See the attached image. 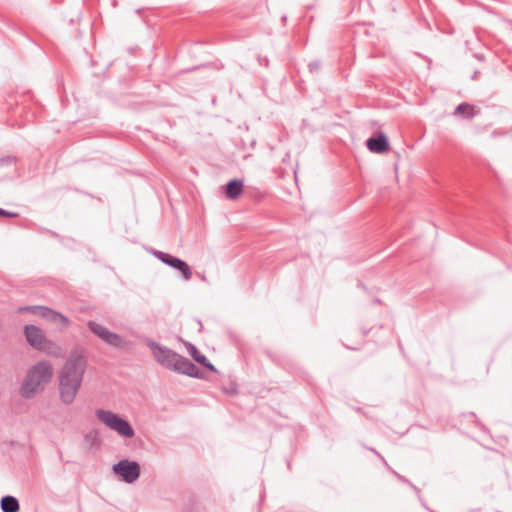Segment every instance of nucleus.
I'll use <instances>...</instances> for the list:
<instances>
[{"instance_id":"obj_1","label":"nucleus","mask_w":512,"mask_h":512,"mask_svg":"<svg viewBox=\"0 0 512 512\" xmlns=\"http://www.w3.org/2000/svg\"><path fill=\"white\" fill-rule=\"evenodd\" d=\"M86 370L85 359L78 354H72L65 362L59 374V396L64 404H71L81 387Z\"/></svg>"},{"instance_id":"obj_2","label":"nucleus","mask_w":512,"mask_h":512,"mask_svg":"<svg viewBox=\"0 0 512 512\" xmlns=\"http://www.w3.org/2000/svg\"><path fill=\"white\" fill-rule=\"evenodd\" d=\"M147 345L156 361L165 368L189 377L199 379L203 377L200 369L188 358L152 340L148 341Z\"/></svg>"},{"instance_id":"obj_3","label":"nucleus","mask_w":512,"mask_h":512,"mask_svg":"<svg viewBox=\"0 0 512 512\" xmlns=\"http://www.w3.org/2000/svg\"><path fill=\"white\" fill-rule=\"evenodd\" d=\"M95 415L99 421L111 430L116 431L119 435L126 438H132L134 436L135 432L130 423L112 411L97 409Z\"/></svg>"},{"instance_id":"obj_4","label":"nucleus","mask_w":512,"mask_h":512,"mask_svg":"<svg viewBox=\"0 0 512 512\" xmlns=\"http://www.w3.org/2000/svg\"><path fill=\"white\" fill-rule=\"evenodd\" d=\"M34 349L45 353L48 356L60 357L62 350L53 341L47 339L42 333L41 329L34 326Z\"/></svg>"},{"instance_id":"obj_5","label":"nucleus","mask_w":512,"mask_h":512,"mask_svg":"<svg viewBox=\"0 0 512 512\" xmlns=\"http://www.w3.org/2000/svg\"><path fill=\"white\" fill-rule=\"evenodd\" d=\"M113 471L120 475L126 483H133L140 476V466L135 461L120 460L113 465Z\"/></svg>"},{"instance_id":"obj_6","label":"nucleus","mask_w":512,"mask_h":512,"mask_svg":"<svg viewBox=\"0 0 512 512\" xmlns=\"http://www.w3.org/2000/svg\"><path fill=\"white\" fill-rule=\"evenodd\" d=\"M53 371V366L49 361H38L34 364V394L51 381Z\"/></svg>"},{"instance_id":"obj_7","label":"nucleus","mask_w":512,"mask_h":512,"mask_svg":"<svg viewBox=\"0 0 512 512\" xmlns=\"http://www.w3.org/2000/svg\"><path fill=\"white\" fill-rule=\"evenodd\" d=\"M87 325L96 336H98L108 345L116 348H121L124 346L125 342L120 335L109 331L107 328L94 321H89Z\"/></svg>"},{"instance_id":"obj_8","label":"nucleus","mask_w":512,"mask_h":512,"mask_svg":"<svg viewBox=\"0 0 512 512\" xmlns=\"http://www.w3.org/2000/svg\"><path fill=\"white\" fill-rule=\"evenodd\" d=\"M366 147L372 153L383 154L389 151L390 144L388 137L382 132H376L366 140Z\"/></svg>"},{"instance_id":"obj_9","label":"nucleus","mask_w":512,"mask_h":512,"mask_svg":"<svg viewBox=\"0 0 512 512\" xmlns=\"http://www.w3.org/2000/svg\"><path fill=\"white\" fill-rule=\"evenodd\" d=\"M34 315H38L49 322L59 324L61 327H66L69 324L66 316L45 306L34 305Z\"/></svg>"},{"instance_id":"obj_10","label":"nucleus","mask_w":512,"mask_h":512,"mask_svg":"<svg viewBox=\"0 0 512 512\" xmlns=\"http://www.w3.org/2000/svg\"><path fill=\"white\" fill-rule=\"evenodd\" d=\"M243 181L239 179H233L226 184V196L231 200L237 199L243 191Z\"/></svg>"},{"instance_id":"obj_11","label":"nucleus","mask_w":512,"mask_h":512,"mask_svg":"<svg viewBox=\"0 0 512 512\" xmlns=\"http://www.w3.org/2000/svg\"><path fill=\"white\" fill-rule=\"evenodd\" d=\"M169 266L180 271L185 280L192 278V270L185 261L174 257Z\"/></svg>"},{"instance_id":"obj_12","label":"nucleus","mask_w":512,"mask_h":512,"mask_svg":"<svg viewBox=\"0 0 512 512\" xmlns=\"http://www.w3.org/2000/svg\"><path fill=\"white\" fill-rule=\"evenodd\" d=\"M478 113V110L467 103H462L455 108L454 114L461 118H472Z\"/></svg>"},{"instance_id":"obj_13","label":"nucleus","mask_w":512,"mask_h":512,"mask_svg":"<svg viewBox=\"0 0 512 512\" xmlns=\"http://www.w3.org/2000/svg\"><path fill=\"white\" fill-rule=\"evenodd\" d=\"M0 504L3 512H17L19 510L18 500L10 495L3 496Z\"/></svg>"},{"instance_id":"obj_14","label":"nucleus","mask_w":512,"mask_h":512,"mask_svg":"<svg viewBox=\"0 0 512 512\" xmlns=\"http://www.w3.org/2000/svg\"><path fill=\"white\" fill-rule=\"evenodd\" d=\"M21 393L24 397H32V368L28 369L24 384L21 388Z\"/></svg>"},{"instance_id":"obj_15","label":"nucleus","mask_w":512,"mask_h":512,"mask_svg":"<svg viewBox=\"0 0 512 512\" xmlns=\"http://www.w3.org/2000/svg\"><path fill=\"white\" fill-rule=\"evenodd\" d=\"M187 350L190 356L197 362V363H204L206 361V356L200 353V351L197 349V347L191 343L187 344Z\"/></svg>"},{"instance_id":"obj_16","label":"nucleus","mask_w":512,"mask_h":512,"mask_svg":"<svg viewBox=\"0 0 512 512\" xmlns=\"http://www.w3.org/2000/svg\"><path fill=\"white\" fill-rule=\"evenodd\" d=\"M152 254L158 259L160 260L162 263L166 264V265H170V262L173 260L174 256H172L171 254L169 253H166V252H162V251H159V250H155V251H152Z\"/></svg>"},{"instance_id":"obj_17","label":"nucleus","mask_w":512,"mask_h":512,"mask_svg":"<svg viewBox=\"0 0 512 512\" xmlns=\"http://www.w3.org/2000/svg\"><path fill=\"white\" fill-rule=\"evenodd\" d=\"M24 334H25L28 344L32 346V325L25 326Z\"/></svg>"},{"instance_id":"obj_18","label":"nucleus","mask_w":512,"mask_h":512,"mask_svg":"<svg viewBox=\"0 0 512 512\" xmlns=\"http://www.w3.org/2000/svg\"><path fill=\"white\" fill-rule=\"evenodd\" d=\"M17 216H18V213H16V212L7 211L5 209L0 208V217L15 218Z\"/></svg>"},{"instance_id":"obj_19","label":"nucleus","mask_w":512,"mask_h":512,"mask_svg":"<svg viewBox=\"0 0 512 512\" xmlns=\"http://www.w3.org/2000/svg\"><path fill=\"white\" fill-rule=\"evenodd\" d=\"M320 68V63L315 61V62H311L309 63V69L311 72L315 71V70H318Z\"/></svg>"},{"instance_id":"obj_20","label":"nucleus","mask_w":512,"mask_h":512,"mask_svg":"<svg viewBox=\"0 0 512 512\" xmlns=\"http://www.w3.org/2000/svg\"><path fill=\"white\" fill-rule=\"evenodd\" d=\"M370 451H372L386 466L388 465L385 458L374 448H370Z\"/></svg>"},{"instance_id":"obj_21","label":"nucleus","mask_w":512,"mask_h":512,"mask_svg":"<svg viewBox=\"0 0 512 512\" xmlns=\"http://www.w3.org/2000/svg\"><path fill=\"white\" fill-rule=\"evenodd\" d=\"M204 367H206L207 369L211 370V371H215V367L212 363H210L207 359L206 361H204V363H201Z\"/></svg>"},{"instance_id":"obj_22","label":"nucleus","mask_w":512,"mask_h":512,"mask_svg":"<svg viewBox=\"0 0 512 512\" xmlns=\"http://www.w3.org/2000/svg\"><path fill=\"white\" fill-rule=\"evenodd\" d=\"M29 311H32V307L31 306H26V307H21L19 308V312H29Z\"/></svg>"},{"instance_id":"obj_23","label":"nucleus","mask_w":512,"mask_h":512,"mask_svg":"<svg viewBox=\"0 0 512 512\" xmlns=\"http://www.w3.org/2000/svg\"><path fill=\"white\" fill-rule=\"evenodd\" d=\"M5 161H6L5 159H1V160H0V163L2 164V163H4Z\"/></svg>"}]
</instances>
